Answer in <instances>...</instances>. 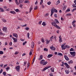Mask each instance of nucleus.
I'll use <instances>...</instances> for the list:
<instances>
[{"mask_svg": "<svg viewBox=\"0 0 76 76\" xmlns=\"http://www.w3.org/2000/svg\"><path fill=\"white\" fill-rule=\"evenodd\" d=\"M66 7H67L66 6H64V7L63 10H65L66 9Z\"/></svg>", "mask_w": 76, "mask_h": 76, "instance_id": "obj_40", "label": "nucleus"}, {"mask_svg": "<svg viewBox=\"0 0 76 76\" xmlns=\"http://www.w3.org/2000/svg\"><path fill=\"white\" fill-rule=\"evenodd\" d=\"M43 58V55H41L40 56V58H38V60H42Z\"/></svg>", "mask_w": 76, "mask_h": 76, "instance_id": "obj_14", "label": "nucleus"}, {"mask_svg": "<svg viewBox=\"0 0 76 76\" xmlns=\"http://www.w3.org/2000/svg\"><path fill=\"white\" fill-rule=\"evenodd\" d=\"M60 3V0H59L58 1H57V2H56V5H58V4H59V3Z\"/></svg>", "mask_w": 76, "mask_h": 76, "instance_id": "obj_32", "label": "nucleus"}, {"mask_svg": "<svg viewBox=\"0 0 76 76\" xmlns=\"http://www.w3.org/2000/svg\"><path fill=\"white\" fill-rule=\"evenodd\" d=\"M65 72L66 74H69V72H70L69 71V70H65Z\"/></svg>", "mask_w": 76, "mask_h": 76, "instance_id": "obj_22", "label": "nucleus"}, {"mask_svg": "<svg viewBox=\"0 0 76 76\" xmlns=\"http://www.w3.org/2000/svg\"><path fill=\"white\" fill-rule=\"evenodd\" d=\"M53 12H51V14L50 15V16L51 17H52V16H53Z\"/></svg>", "mask_w": 76, "mask_h": 76, "instance_id": "obj_60", "label": "nucleus"}, {"mask_svg": "<svg viewBox=\"0 0 76 76\" xmlns=\"http://www.w3.org/2000/svg\"><path fill=\"white\" fill-rule=\"evenodd\" d=\"M15 11L16 12H19V10L18 9H16L15 10Z\"/></svg>", "mask_w": 76, "mask_h": 76, "instance_id": "obj_49", "label": "nucleus"}, {"mask_svg": "<svg viewBox=\"0 0 76 76\" xmlns=\"http://www.w3.org/2000/svg\"><path fill=\"white\" fill-rule=\"evenodd\" d=\"M64 57L66 60H67V61H68V60H69V58H68V57L67 56L64 55Z\"/></svg>", "mask_w": 76, "mask_h": 76, "instance_id": "obj_11", "label": "nucleus"}, {"mask_svg": "<svg viewBox=\"0 0 76 76\" xmlns=\"http://www.w3.org/2000/svg\"><path fill=\"white\" fill-rule=\"evenodd\" d=\"M32 7H31L30 9V12L32 11Z\"/></svg>", "mask_w": 76, "mask_h": 76, "instance_id": "obj_52", "label": "nucleus"}, {"mask_svg": "<svg viewBox=\"0 0 76 76\" xmlns=\"http://www.w3.org/2000/svg\"><path fill=\"white\" fill-rule=\"evenodd\" d=\"M57 12H58L57 10L54 8H52L51 10V12L53 13H54V12H55V13H57Z\"/></svg>", "mask_w": 76, "mask_h": 76, "instance_id": "obj_4", "label": "nucleus"}, {"mask_svg": "<svg viewBox=\"0 0 76 76\" xmlns=\"http://www.w3.org/2000/svg\"><path fill=\"white\" fill-rule=\"evenodd\" d=\"M34 42H32L31 43V48H34Z\"/></svg>", "mask_w": 76, "mask_h": 76, "instance_id": "obj_18", "label": "nucleus"}, {"mask_svg": "<svg viewBox=\"0 0 76 76\" xmlns=\"http://www.w3.org/2000/svg\"><path fill=\"white\" fill-rule=\"evenodd\" d=\"M70 54H71L72 56H73V57H74L75 56L76 53L75 51H73V52H70Z\"/></svg>", "mask_w": 76, "mask_h": 76, "instance_id": "obj_7", "label": "nucleus"}, {"mask_svg": "<svg viewBox=\"0 0 76 76\" xmlns=\"http://www.w3.org/2000/svg\"><path fill=\"white\" fill-rule=\"evenodd\" d=\"M3 30L4 32H6V31H7V28H6V27H4L3 28Z\"/></svg>", "mask_w": 76, "mask_h": 76, "instance_id": "obj_13", "label": "nucleus"}, {"mask_svg": "<svg viewBox=\"0 0 76 76\" xmlns=\"http://www.w3.org/2000/svg\"><path fill=\"white\" fill-rule=\"evenodd\" d=\"M4 44L5 45H7V43L6 42H5Z\"/></svg>", "mask_w": 76, "mask_h": 76, "instance_id": "obj_61", "label": "nucleus"}, {"mask_svg": "<svg viewBox=\"0 0 76 76\" xmlns=\"http://www.w3.org/2000/svg\"><path fill=\"white\" fill-rule=\"evenodd\" d=\"M59 30H58L57 31V32L58 34H59Z\"/></svg>", "mask_w": 76, "mask_h": 76, "instance_id": "obj_63", "label": "nucleus"}, {"mask_svg": "<svg viewBox=\"0 0 76 76\" xmlns=\"http://www.w3.org/2000/svg\"><path fill=\"white\" fill-rule=\"evenodd\" d=\"M37 9H38V7L37 6H36L34 7V10H37Z\"/></svg>", "mask_w": 76, "mask_h": 76, "instance_id": "obj_43", "label": "nucleus"}, {"mask_svg": "<svg viewBox=\"0 0 76 76\" xmlns=\"http://www.w3.org/2000/svg\"><path fill=\"white\" fill-rule=\"evenodd\" d=\"M42 25H43L44 26H46V23L45 22H43L42 24Z\"/></svg>", "mask_w": 76, "mask_h": 76, "instance_id": "obj_25", "label": "nucleus"}, {"mask_svg": "<svg viewBox=\"0 0 76 76\" xmlns=\"http://www.w3.org/2000/svg\"><path fill=\"white\" fill-rule=\"evenodd\" d=\"M53 56V54H48V58H50L51 57H52Z\"/></svg>", "mask_w": 76, "mask_h": 76, "instance_id": "obj_20", "label": "nucleus"}, {"mask_svg": "<svg viewBox=\"0 0 76 76\" xmlns=\"http://www.w3.org/2000/svg\"><path fill=\"white\" fill-rule=\"evenodd\" d=\"M54 37L52 36L50 38V40L51 41H53V39H54Z\"/></svg>", "mask_w": 76, "mask_h": 76, "instance_id": "obj_19", "label": "nucleus"}, {"mask_svg": "<svg viewBox=\"0 0 76 76\" xmlns=\"http://www.w3.org/2000/svg\"><path fill=\"white\" fill-rule=\"evenodd\" d=\"M47 4H48V5H50V4H51V1H49L47 3Z\"/></svg>", "mask_w": 76, "mask_h": 76, "instance_id": "obj_26", "label": "nucleus"}, {"mask_svg": "<svg viewBox=\"0 0 76 76\" xmlns=\"http://www.w3.org/2000/svg\"><path fill=\"white\" fill-rule=\"evenodd\" d=\"M29 28L28 27H27L26 28H25V29H26V31H28V30H29Z\"/></svg>", "mask_w": 76, "mask_h": 76, "instance_id": "obj_53", "label": "nucleus"}, {"mask_svg": "<svg viewBox=\"0 0 76 76\" xmlns=\"http://www.w3.org/2000/svg\"><path fill=\"white\" fill-rule=\"evenodd\" d=\"M58 56H62L63 55V54H62V53H58Z\"/></svg>", "mask_w": 76, "mask_h": 76, "instance_id": "obj_36", "label": "nucleus"}, {"mask_svg": "<svg viewBox=\"0 0 76 76\" xmlns=\"http://www.w3.org/2000/svg\"><path fill=\"white\" fill-rule=\"evenodd\" d=\"M10 13H11V14H13V15H15V14H16V12L13 11H10Z\"/></svg>", "mask_w": 76, "mask_h": 76, "instance_id": "obj_16", "label": "nucleus"}, {"mask_svg": "<svg viewBox=\"0 0 76 76\" xmlns=\"http://www.w3.org/2000/svg\"><path fill=\"white\" fill-rule=\"evenodd\" d=\"M52 25L53 26H55V27H56V28H57L58 29H60V27L57 26V25H56V23L55 22H54L53 23H52Z\"/></svg>", "mask_w": 76, "mask_h": 76, "instance_id": "obj_2", "label": "nucleus"}, {"mask_svg": "<svg viewBox=\"0 0 76 76\" xmlns=\"http://www.w3.org/2000/svg\"><path fill=\"white\" fill-rule=\"evenodd\" d=\"M43 0H41V1L40 3V5H41L43 3Z\"/></svg>", "mask_w": 76, "mask_h": 76, "instance_id": "obj_28", "label": "nucleus"}, {"mask_svg": "<svg viewBox=\"0 0 76 76\" xmlns=\"http://www.w3.org/2000/svg\"><path fill=\"white\" fill-rule=\"evenodd\" d=\"M15 3L17 5H19V3L18 2V0H15Z\"/></svg>", "mask_w": 76, "mask_h": 76, "instance_id": "obj_21", "label": "nucleus"}, {"mask_svg": "<svg viewBox=\"0 0 76 76\" xmlns=\"http://www.w3.org/2000/svg\"><path fill=\"white\" fill-rule=\"evenodd\" d=\"M50 48L52 51H55L56 49V48L55 47H54L53 46H51L50 47Z\"/></svg>", "mask_w": 76, "mask_h": 76, "instance_id": "obj_6", "label": "nucleus"}, {"mask_svg": "<svg viewBox=\"0 0 76 76\" xmlns=\"http://www.w3.org/2000/svg\"><path fill=\"white\" fill-rule=\"evenodd\" d=\"M38 4V1H37L35 3V4Z\"/></svg>", "mask_w": 76, "mask_h": 76, "instance_id": "obj_64", "label": "nucleus"}, {"mask_svg": "<svg viewBox=\"0 0 76 76\" xmlns=\"http://www.w3.org/2000/svg\"><path fill=\"white\" fill-rule=\"evenodd\" d=\"M12 39L14 40V42H18V39L13 37H12Z\"/></svg>", "mask_w": 76, "mask_h": 76, "instance_id": "obj_9", "label": "nucleus"}, {"mask_svg": "<svg viewBox=\"0 0 76 76\" xmlns=\"http://www.w3.org/2000/svg\"><path fill=\"white\" fill-rule=\"evenodd\" d=\"M76 10V8H74L73 9V10H72V12H74L75 10Z\"/></svg>", "mask_w": 76, "mask_h": 76, "instance_id": "obj_46", "label": "nucleus"}, {"mask_svg": "<svg viewBox=\"0 0 76 76\" xmlns=\"http://www.w3.org/2000/svg\"><path fill=\"white\" fill-rule=\"evenodd\" d=\"M59 40H60V39H62L61 38V36H60L59 37Z\"/></svg>", "mask_w": 76, "mask_h": 76, "instance_id": "obj_47", "label": "nucleus"}, {"mask_svg": "<svg viewBox=\"0 0 76 76\" xmlns=\"http://www.w3.org/2000/svg\"><path fill=\"white\" fill-rule=\"evenodd\" d=\"M3 72V69H1L0 71V73H1Z\"/></svg>", "mask_w": 76, "mask_h": 76, "instance_id": "obj_58", "label": "nucleus"}, {"mask_svg": "<svg viewBox=\"0 0 76 76\" xmlns=\"http://www.w3.org/2000/svg\"><path fill=\"white\" fill-rule=\"evenodd\" d=\"M9 44H10V46H12V42H10Z\"/></svg>", "mask_w": 76, "mask_h": 76, "instance_id": "obj_50", "label": "nucleus"}, {"mask_svg": "<svg viewBox=\"0 0 76 76\" xmlns=\"http://www.w3.org/2000/svg\"><path fill=\"white\" fill-rule=\"evenodd\" d=\"M48 15H49V14H48V13H47L45 14V16H48Z\"/></svg>", "mask_w": 76, "mask_h": 76, "instance_id": "obj_42", "label": "nucleus"}, {"mask_svg": "<svg viewBox=\"0 0 76 76\" xmlns=\"http://www.w3.org/2000/svg\"><path fill=\"white\" fill-rule=\"evenodd\" d=\"M41 40L42 42H43L44 43V42H45V41H44V39H42Z\"/></svg>", "mask_w": 76, "mask_h": 76, "instance_id": "obj_44", "label": "nucleus"}, {"mask_svg": "<svg viewBox=\"0 0 76 76\" xmlns=\"http://www.w3.org/2000/svg\"><path fill=\"white\" fill-rule=\"evenodd\" d=\"M67 12H70V10L68 9L66 10Z\"/></svg>", "mask_w": 76, "mask_h": 76, "instance_id": "obj_62", "label": "nucleus"}, {"mask_svg": "<svg viewBox=\"0 0 76 76\" xmlns=\"http://www.w3.org/2000/svg\"><path fill=\"white\" fill-rule=\"evenodd\" d=\"M64 64L65 65V66H66V67L67 68H69L70 66H69V65L67 63H65Z\"/></svg>", "mask_w": 76, "mask_h": 76, "instance_id": "obj_15", "label": "nucleus"}, {"mask_svg": "<svg viewBox=\"0 0 76 76\" xmlns=\"http://www.w3.org/2000/svg\"><path fill=\"white\" fill-rule=\"evenodd\" d=\"M16 69L17 72H19L20 70V66H18L16 67Z\"/></svg>", "mask_w": 76, "mask_h": 76, "instance_id": "obj_8", "label": "nucleus"}, {"mask_svg": "<svg viewBox=\"0 0 76 76\" xmlns=\"http://www.w3.org/2000/svg\"><path fill=\"white\" fill-rule=\"evenodd\" d=\"M69 64H72L73 63V61H70L68 62Z\"/></svg>", "mask_w": 76, "mask_h": 76, "instance_id": "obj_34", "label": "nucleus"}, {"mask_svg": "<svg viewBox=\"0 0 76 76\" xmlns=\"http://www.w3.org/2000/svg\"><path fill=\"white\" fill-rule=\"evenodd\" d=\"M13 37H15L16 38H17L18 37V35L17 34L15 33H14L13 34Z\"/></svg>", "mask_w": 76, "mask_h": 76, "instance_id": "obj_10", "label": "nucleus"}, {"mask_svg": "<svg viewBox=\"0 0 76 76\" xmlns=\"http://www.w3.org/2000/svg\"><path fill=\"white\" fill-rule=\"evenodd\" d=\"M3 74L4 75V76H6V72H3Z\"/></svg>", "mask_w": 76, "mask_h": 76, "instance_id": "obj_37", "label": "nucleus"}, {"mask_svg": "<svg viewBox=\"0 0 76 76\" xmlns=\"http://www.w3.org/2000/svg\"><path fill=\"white\" fill-rule=\"evenodd\" d=\"M2 21H3V22H4V23H5V22H6V20L4 19H2Z\"/></svg>", "mask_w": 76, "mask_h": 76, "instance_id": "obj_30", "label": "nucleus"}, {"mask_svg": "<svg viewBox=\"0 0 76 76\" xmlns=\"http://www.w3.org/2000/svg\"><path fill=\"white\" fill-rule=\"evenodd\" d=\"M54 17L55 18H57V14H54Z\"/></svg>", "mask_w": 76, "mask_h": 76, "instance_id": "obj_59", "label": "nucleus"}, {"mask_svg": "<svg viewBox=\"0 0 76 76\" xmlns=\"http://www.w3.org/2000/svg\"><path fill=\"white\" fill-rule=\"evenodd\" d=\"M27 35L28 38H29V33H27Z\"/></svg>", "mask_w": 76, "mask_h": 76, "instance_id": "obj_41", "label": "nucleus"}, {"mask_svg": "<svg viewBox=\"0 0 76 76\" xmlns=\"http://www.w3.org/2000/svg\"><path fill=\"white\" fill-rule=\"evenodd\" d=\"M29 1H24L25 3H29Z\"/></svg>", "mask_w": 76, "mask_h": 76, "instance_id": "obj_29", "label": "nucleus"}, {"mask_svg": "<svg viewBox=\"0 0 76 76\" xmlns=\"http://www.w3.org/2000/svg\"><path fill=\"white\" fill-rule=\"evenodd\" d=\"M50 70H51L52 72H54V69L53 68H50Z\"/></svg>", "mask_w": 76, "mask_h": 76, "instance_id": "obj_23", "label": "nucleus"}, {"mask_svg": "<svg viewBox=\"0 0 76 76\" xmlns=\"http://www.w3.org/2000/svg\"><path fill=\"white\" fill-rule=\"evenodd\" d=\"M5 34L3 33H2L1 32H0V35H4Z\"/></svg>", "mask_w": 76, "mask_h": 76, "instance_id": "obj_31", "label": "nucleus"}, {"mask_svg": "<svg viewBox=\"0 0 76 76\" xmlns=\"http://www.w3.org/2000/svg\"><path fill=\"white\" fill-rule=\"evenodd\" d=\"M70 51H75V50L73 49V48H71L70 50Z\"/></svg>", "mask_w": 76, "mask_h": 76, "instance_id": "obj_39", "label": "nucleus"}, {"mask_svg": "<svg viewBox=\"0 0 76 76\" xmlns=\"http://www.w3.org/2000/svg\"><path fill=\"white\" fill-rule=\"evenodd\" d=\"M66 16H72V14L70 13H69L68 14H67L66 15Z\"/></svg>", "mask_w": 76, "mask_h": 76, "instance_id": "obj_27", "label": "nucleus"}, {"mask_svg": "<svg viewBox=\"0 0 76 76\" xmlns=\"http://www.w3.org/2000/svg\"><path fill=\"white\" fill-rule=\"evenodd\" d=\"M10 68V67L9 66H7V68H6V69L7 70H9V68Z\"/></svg>", "mask_w": 76, "mask_h": 76, "instance_id": "obj_54", "label": "nucleus"}, {"mask_svg": "<svg viewBox=\"0 0 76 76\" xmlns=\"http://www.w3.org/2000/svg\"><path fill=\"white\" fill-rule=\"evenodd\" d=\"M65 43H64L62 44L61 48H62V50H65V49L67 48V45H66Z\"/></svg>", "mask_w": 76, "mask_h": 76, "instance_id": "obj_3", "label": "nucleus"}, {"mask_svg": "<svg viewBox=\"0 0 76 76\" xmlns=\"http://www.w3.org/2000/svg\"><path fill=\"white\" fill-rule=\"evenodd\" d=\"M53 73H51L50 74V76H53Z\"/></svg>", "mask_w": 76, "mask_h": 76, "instance_id": "obj_56", "label": "nucleus"}, {"mask_svg": "<svg viewBox=\"0 0 76 76\" xmlns=\"http://www.w3.org/2000/svg\"><path fill=\"white\" fill-rule=\"evenodd\" d=\"M46 42L47 44H48L50 43V40H48L47 39H46Z\"/></svg>", "mask_w": 76, "mask_h": 76, "instance_id": "obj_17", "label": "nucleus"}, {"mask_svg": "<svg viewBox=\"0 0 76 76\" xmlns=\"http://www.w3.org/2000/svg\"><path fill=\"white\" fill-rule=\"evenodd\" d=\"M4 53L3 52V51H0V54H3Z\"/></svg>", "mask_w": 76, "mask_h": 76, "instance_id": "obj_45", "label": "nucleus"}, {"mask_svg": "<svg viewBox=\"0 0 76 76\" xmlns=\"http://www.w3.org/2000/svg\"><path fill=\"white\" fill-rule=\"evenodd\" d=\"M0 10H1V12H4V10H3V8H0Z\"/></svg>", "mask_w": 76, "mask_h": 76, "instance_id": "obj_35", "label": "nucleus"}, {"mask_svg": "<svg viewBox=\"0 0 76 76\" xmlns=\"http://www.w3.org/2000/svg\"><path fill=\"white\" fill-rule=\"evenodd\" d=\"M54 20L55 22H56V23H58V24L59 23V22H58V19H55Z\"/></svg>", "mask_w": 76, "mask_h": 76, "instance_id": "obj_24", "label": "nucleus"}, {"mask_svg": "<svg viewBox=\"0 0 76 76\" xmlns=\"http://www.w3.org/2000/svg\"><path fill=\"white\" fill-rule=\"evenodd\" d=\"M76 20H74L73 22H72V25L73 26H74V27H75V23L76 22Z\"/></svg>", "mask_w": 76, "mask_h": 76, "instance_id": "obj_12", "label": "nucleus"}, {"mask_svg": "<svg viewBox=\"0 0 76 76\" xmlns=\"http://www.w3.org/2000/svg\"><path fill=\"white\" fill-rule=\"evenodd\" d=\"M6 66H7V64H6L4 66V67L5 68V67H6Z\"/></svg>", "mask_w": 76, "mask_h": 76, "instance_id": "obj_55", "label": "nucleus"}, {"mask_svg": "<svg viewBox=\"0 0 76 76\" xmlns=\"http://www.w3.org/2000/svg\"><path fill=\"white\" fill-rule=\"evenodd\" d=\"M32 51H30L29 53V55H32Z\"/></svg>", "mask_w": 76, "mask_h": 76, "instance_id": "obj_48", "label": "nucleus"}, {"mask_svg": "<svg viewBox=\"0 0 76 76\" xmlns=\"http://www.w3.org/2000/svg\"><path fill=\"white\" fill-rule=\"evenodd\" d=\"M26 42H26V41L25 42H23V45H25V43H26Z\"/></svg>", "mask_w": 76, "mask_h": 76, "instance_id": "obj_51", "label": "nucleus"}, {"mask_svg": "<svg viewBox=\"0 0 76 76\" xmlns=\"http://www.w3.org/2000/svg\"><path fill=\"white\" fill-rule=\"evenodd\" d=\"M40 63L42 65H46V64L48 63V62L45 61V60H42L40 61Z\"/></svg>", "mask_w": 76, "mask_h": 76, "instance_id": "obj_1", "label": "nucleus"}, {"mask_svg": "<svg viewBox=\"0 0 76 76\" xmlns=\"http://www.w3.org/2000/svg\"><path fill=\"white\" fill-rule=\"evenodd\" d=\"M59 40V42H60V43L61 42L63 41H62V39H61Z\"/></svg>", "mask_w": 76, "mask_h": 76, "instance_id": "obj_57", "label": "nucleus"}, {"mask_svg": "<svg viewBox=\"0 0 76 76\" xmlns=\"http://www.w3.org/2000/svg\"><path fill=\"white\" fill-rule=\"evenodd\" d=\"M44 51H48V49L47 48H45L44 49Z\"/></svg>", "mask_w": 76, "mask_h": 76, "instance_id": "obj_33", "label": "nucleus"}, {"mask_svg": "<svg viewBox=\"0 0 76 76\" xmlns=\"http://www.w3.org/2000/svg\"><path fill=\"white\" fill-rule=\"evenodd\" d=\"M19 53V52L18 51H16L15 53V55H17L18 53Z\"/></svg>", "mask_w": 76, "mask_h": 76, "instance_id": "obj_38", "label": "nucleus"}, {"mask_svg": "<svg viewBox=\"0 0 76 76\" xmlns=\"http://www.w3.org/2000/svg\"><path fill=\"white\" fill-rule=\"evenodd\" d=\"M50 67H51V66H48L44 68L42 70V71H43V72H44V71H45V70H46L47 69H48V68H50Z\"/></svg>", "mask_w": 76, "mask_h": 76, "instance_id": "obj_5", "label": "nucleus"}]
</instances>
